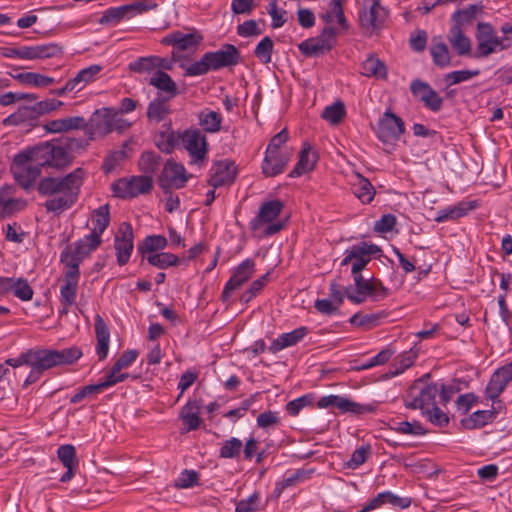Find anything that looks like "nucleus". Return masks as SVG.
<instances>
[{
  "label": "nucleus",
  "instance_id": "nucleus-1",
  "mask_svg": "<svg viewBox=\"0 0 512 512\" xmlns=\"http://www.w3.org/2000/svg\"><path fill=\"white\" fill-rule=\"evenodd\" d=\"M86 172L76 168L63 177H44L38 184L39 194L46 196L44 207L47 212L60 215L70 209L78 200Z\"/></svg>",
  "mask_w": 512,
  "mask_h": 512
},
{
  "label": "nucleus",
  "instance_id": "nucleus-2",
  "mask_svg": "<svg viewBox=\"0 0 512 512\" xmlns=\"http://www.w3.org/2000/svg\"><path fill=\"white\" fill-rule=\"evenodd\" d=\"M240 62L241 54L238 48L232 44H225L217 51L206 52L199 61L188 65L185 68V75H205L209 71L236 66Z\"/></svg>",
  "mask_w": 512,
  "mask_h": 512
},
{
  "label": "nucleus",
  "instance_id": "nucleus-3",
  "mask_svg": "<svg viewBox=\"0 0 512 512\" xmlns=\"http://www.w3.org/2000/svg\"><path fill=\"white\" fill-rule=\"evenodd\" d=\"M81 356L82 352L77 347H70L62 350L46 349L32 364L29 365L31 371L24 381V386L27 387L38 381L44 371L61 365L73 364Z\"/></svg>",
  "mask_w": 512,
  "mask_h": 512
},
{
  "label": "nucleus",
  "instance_id": "nucleus-4",
  "mask_svg": "<svg viewBox=\"0 0 512 512\" xmlns=\"http://www.w3.org/2000/svg\"><path fill=\"white\" fill-rule=\"evenodd\" d=\"M354 284L355 287L348 286L345 288V295L355 304L365 302L367 297H371L374 301H379L388 295V289L381 280L374 277L365 279L362 275H356L354 276Z\"/></svg>",
  "mask_w": 512,
  "mask_h": 512
},
{
  "label": "nucleus",
  "instance_id": "nucleus-5",
  "mask_svg": "<svg viewBox=\"0 0 512 512\" xmlns=\"http://www.w3.org/2000/svg\"><path fill=\"white\" fill-rule=\"evenodd\" d=\"M476 40V58L488 57L494 52L506 50L512 46V36L498 37L489 23L477 25Z\"/></svg>",
  "mask_w": 512,
  "mask_h": 512
},
{
  "label": "nucleus",
  "instance_id": "nucleus-6",
  "mask_svg": "<svg viewBox=\"0 0 512 512\" xmlns=\"http://www.w3.org/2000/svg\"><path fill=\"white\" fill-rule=\"evenodd\" d=\"M33 152L32 158L42 167L61 169L71 163V156L67 148L61 144L46 142L30 148Z\"/></svg>",
  "mask_w": 512,
  "mask_h": 512
},
{
  "label": "nucleus",
  "instance_id": "nucleus-7",
  "mask_svg": "<svg viewBox=\"0 0 512 512\" xmlns=\"http://www.w3.org/2000/svg\"><path fill=\"white\" fill-rule=\"evenodd\" d=\"M32 150L26 149L13 158L11 171L14 178L24 188H28L40 175L42 165L37 164L32 158Z\"/></svg>",
  "mask_w": 512,
  "mask_h": 512
},
{
  "label": "nucleus",
  "instance_id": "nucleus-8",
  "mask_svg": "<svg viewBox=\"0 0 512 512\" xmlns=\"http://www.w3.org/2000/svg\"><path fill=\"white\" fill-rule=\"evenodd\" d=\"M283 209V204L279 200H272L268 202H264L260 208L256 218H254L250 227L253 231H258L262 228L263 224H269L264 230L263 233L265 236H272L283 229V224L280 222H273L281 213Z\"/></svg>",
  "mask_w": 512,
  "mask_h": 512
},
{
  "label": "nucleus",
  "instance_id": "nucleus-9",
  "mask_svg": "<svg viewBox=\"0 0 512 512\" xmlns=\"http://www.w3.org/2000/svg\"><path fill=\"white\" fill-rule=\"evenodd\" d=\"M375 132L384 145L393 147L405 132V125L399 116L387 110L379 119Z\"/></svg>",
  "mask_w": 512,
  "mask_h": 512
},
{
  "label": "nucleus",
  "instance_id": "nucleus-10",
  "mask_svg": "<svg viewBox=\"0 0 512 512\" xmlns=\"http://www.w3.org/2000/svg\"><path fill=\"white\" fill-rule=\"evenodd\" d=\"M380 251L381 249L375 244L360 242L346 250L345 257L341 261V266H346L351 263V272L353 276L361 275L360 272L371 261L372 255H375Z\"/></svg>",
  "mask_w": 512,
  "mask_h": 512
},
{
  "label": "nucleus",
  "instance_id": "nucleus-11",
  "mask_svg": "<svg viewBox=\"0 0 512 512\" xmlns=\"http://www.w3.org/2000/svg\"><path fill=\"white\" fill-rule=\"evenodd\" d=\"M153 181L150 176H132L131 178H121L112 184V191L119 198H134L140 194H146L151 191Z\"/></svg>",
  "mask_w": 512,
  "mask_h": 512
},
{
  "label": "nucleus",
  "instance_id": "nucleus-12",
  "mask_svg": "<svg viewBox=\"0 0 512 512\" xmlns=\"http://www.w3.org/2000/svg\"><path fill=\"white\" fill-rule=\"evenodd\" d=\"M102 244V236L90 232L83 238L74 243V250L70 251L68 248L61 253V262L65 264H76L79 268L80 262L88 257Z\"/></svg>",
  "mask_w": 512,
  "mask_h": 512
},
{
  "label": "nucleus",
  "instance_id": "nucleus-13",
  "mask_svg": "<svg viewBox=\"0 0 512 512\" xmlns=\"http://www.w3.org/2000/svg\"><path fill=\"white\" fill-rule=\"evenodd\" d=\"M118 112L113 108L96 110L87 122V135L89 139L103 137L111 133L116 127Z\"/></svg>",
  "mask_w": 512,
  "mask_h": 512
},
{
  "label": "nucleus",
  "instance_id": "nucleus-14",
  "mask_svg": "<svg viewBox=\"0 0 512 512\" xmlns=\"http://www.w3.org/2000/svg\"><path fill=\"white\" fill-rule=\"evenodd\" d=\"M364 8L359 12V21L363 29L373 32L382 28L387 16V10L380 0H363Z\"/></svg>",
  "mask_w": 512,
  "mask_h": 512
},
{
  "label": "nucleus",
  "instance_id": "nucleus-15",
  "mask_svg": "<svg viewBox=\"0 0 512 512\" xmlns=\"http://www.w3.org/2000/svg\"><path fill=\"white\" fill-rule=\"evenodd\" d=\"M180 144L188 151L191 163L206 159L208 143L205 135L199 130L188 129L182 132Z\"/></svg>",
  "mask_w": 512,
  "mask_h": 512
},
{
  "label": "nucleus",
  "instance_id": "nucleus-16",
  "mask_svg": "<svg viewBox=\"0 0 512 512\" xmlns=\"http://www.w3.org/2000/svg\"><path fill=\"white\" fill-rule=\"evenodd\" d=\"M335 42V30L331 27L323 29L318 37L307 39L299 44V50L306 56H319L330 51Z\"/></svg>",
  "mask_w": 512,
  "mask_h": 512
},
{
  "label": "nucleus",
  "instance_id": "nucleus-17",
  "mask_svg": "<svg viewBox=\"0 0 512 512\" xmlns=\"http://www.w3.org/2000/svg\"><path fill=\"white\" fill-rule=\"evenodd\" d=\"M255 272V261L247 258L235 269L230 279L225 284L222 292L223 300H227L231 294L246 283Z\"/></svg>",
  "mask_w": 512,
  "mask_h": 512
},
{
  "label": "nucleus",
  "instance_id": "nucleus-18",
  "mask_svg": "<svg viewBox=\"0 0 512 512\" xmlns=\"http://www.w3.org/2000/svg\"><path fill=\"white\" fill-rule=\"evenodd\" d=\"M236 173L234 162L228 159L216 161L210 169L208 184L213 188L230 185L234 182Z\"/></svg>",
  "mask_w": 512,
  "mask_h": 512
},
{
  "label": "nucleus",
  "instance_id": "nucleus-19",
  "mask_svg": "<svg viewBox=\"0 0 512 512\" xmlns=\"http://www.w3.org/2000/svg\"><path fill=\"white\" fill-rule=\"evenodd\" d=\"M318 408L337 407L341 412H350L356 415L371 413L374 411L372 405H362L348 398L339 395H328L319 399Z\"/></svg>",
  "mask_w": 512,
  "mask_h": 512
},
{
  "label": "nucleus",
  "instance_id": "nucleus-20",
  "mask_svg": "<svg viewBox=\"0 0 512 512\" xmlns=\"http://www.w3.org/2000/svg\"><path fill=\"white\" fill-rule=\"evenodd\" d=\"M66 271L63 278V285L60 289V302L65 306H72L76 301L77 288L80 277L79 268L76 264H65Z\"/></svg>",
  "mask_w": 512,
  "mask_h": 512
},
{
  "label": "nucleus",
  "instance_id": "nucleus-21",
  "mask_svg": "<svg viewBox=\"0 0 512 512\" xmlns=\"http://www.w3.org/2000/svg\"><path fill=\"white\" fill-rule=\"evenodd\" d=\"M117 252V262L120 266L125 265L133 250V231L129 223L123 222L115 236L114 243Z\"/></svg>",
  "mask_w": 512,
  "mask_h": 512
},
{
  "label": "nucleus",
  "instance_id": "nucleus-22",
  "mask_svg": "<svg viewBox=\"0 0 512 512\" xmlns=\"http://www.w3.org/2000/svg\"><path fill=\"white\" fill-rule=\"evenodd\" d=\"M512 380V361L497 369L486 387L487 397L494 400L500 396L507 384Z\"/></svg>",
  "mask_w": 512,
  "mask_h": 512
},
{
  "label": "nucleus",
  "instance_id": "nucleus-23",
  "mask_svg": "<svg viewBox=\"0 0 512 512\" xmlns=\"http://www.w3.org/2000/svg\"><path fill=\"white\" fill-rule=\"evenodd\" d=\"M292 156L291 150H283L282 152L266 151L262 163V172L266 177H274L282 173Z\"/></svg>",
  "mask_w": 512,
  "mask_h": 512
},
{
  "label": "nucleus",
  "instance_id": "nucleus-24",
  "mask_svg": "<svg viewBox=\"0 0 512 512\" xmlns=\"http://www.w3.org/2000/svg\"><path fill=\"white\" fill-rule=\"evenodd\" d=\"M15 188L4 186L0 188V217H9L25 207V201L16 197Z\"/></svg>",
  "mask_w": 512,
  "mask_h": 512
},
{
  "label": "nucleus",
  "instance_id": "nucleus-25",
  "mask_svg": "<svg viewBox=\"0 0 512 512\" xmlns=\"http://www.w3.org/2000/svg\"><path fill=\"white\" fill-rule=\"evenodd\" d=\"M413 390L418 389V395L414 396L412 401L406 402V407L409 409H421L423 412L431 408L435 404V398L438 392L435 384H426L423 387H418L416 383Z\"/></svg>",
  "mask_w": 512,
  "mask_h": 512
},
{
  "label": "nucleus",
  "instance_id": "nucleus-26",
  "mask_svg": "<svg viewBox=\"0 0 512 512\" xmlns=\"http://www.w3.org/2000/svg\"><path fill=\"white\" fill-rule=\"evenodd\" d=\"M186 170L183 165L176 162L168 161L162 172L161 181L167 187L180 189L183 188L187 182Z\"/></svg>",
  "mask_w": 512,
  "mask_h": 512
},
{
  "label": "nucleus",
  "instance_id": "nucleus-27",
  "mask_svg": "<svg viewBox=\"0 0 512 512\" xmlns=\"http://www.w3.org/2000/svg\"><path fill=\"white\" fill-rule=\"evenodd\" d=\"M309 329L305 326L294 329L288 333H282L276 339H274L269 347L272 353H278L279 351L294 346L299 343L307 334Z\"/></svg>",
  "mask_w": 512,
  "mask_h": 512
},
{
  "label": "nucleus",
  "instance_id": "nucleus-28",
  "mask_svg": "<svg viewBox=\"0 0 512 512\" xmlns=\"http://www.w3.org/2000/svg\"><path fill=\"white\" fill-rule=\"evenodd\" d=\"M202 402L197 399H190L181 409L179 417L187 426L186 431H193L199 428L201 419Z\"/></svg>",
  "mask_w": 512,
  "mask_h": 512
},
{
  "label": "nucleus",
  "instance_id": "nucleus-29",
  "mask_svg": "<svg viewBox=\"0 0 512 512\" xmlns=\"http://www.w3.org/2000/svg\"><path fill=\"white\" fill-rule=\"evenodd\" d=\"M57 455L67 471L62 475L60 481L66 483L74 477V470L78 467L75 447L71 444L61 445L57 450Z\"/></svg>",
  "mask_w": 512,
  "mask_h": 512
},
{
  "label": "nucleus",
  "instance_id": "nucleus-30",
  "mask_svg": "<svg viewBox=\"0 0 512 512\" xmlns=\"http://www.w3.org/2000/svg\"><path fill=\"white\" fill-rule=\"evenodd\" d=\"M39 116L36 103L33 106H20L17 111L3 120V124L5 126L32 124Z\"/></svg>",
  "mask_w": 512,
  "mask_h": 512
},
{
  "label": "nucleus",
  "instance_id": "nucleus-31",
  "mask_svg": "<svg viewBox=\"0 0 512 512\" xmlns=\"http://www.w3.org/2000/svg\"><path fill=\"white\" fill-rule=\"evenodd\" d=\"M60 52L57 45H37V46H25L19 48L18 58L33 60V59H45L56 56Z\"/></svg>",
  "mask_w": 512,
  "mask_h": 512
},
{
  "label": "nucleus",
  "instance_id": "nucleus-32",
  "mask_svg": "<svg viewBox=\"0 0 512 512\" xmlns=\"http://www.w3.org/2000/svg\"><path fill=\"white\" fill-rule=\"evenodd\" d=\"M317 161V155L311 151V146L308 143H304L300 151L299 160L295 168L289 173V177H299L307 172L314 169Z\"/></svg>",
  "mask_w": 512,
  "mask_h": 512
},
{
  "label": "nucleus",
  "instance_id": "nucleus-33",
  "mask_svg": "<svg viewBox=\"0 0 512 512\" xmlns=\"http://www.w3.org/2000/svg\"><path fill=\"white\" fill-rule=\"evenodd\" d=\"M95 333L97 338L96 353L99 360H104L108 355L110 332L100 315L95 317Z\"/></svg>",
  "mask_w": 512,
  "mask_h": 512
},
{
  "label": "nucleus",
  "instance_id": "nucleus-34",
  "mask_svg": "<svg viewBox=\"0 0 512 512\" xmlns=\"http://www.w3.org/2000/svg\"><path fill=\"white\" fill-rule=\"evenodd\" d=\"M149 84L160 91L167 94L165 100H170L175 97L178 93L177 85L169 74L162 70L154 72L153 76L149 80Z\"/></svg>",
  "mask_w": 512,
  "mask_h": 512
},
{
  "label": "nucleus",
  "instance_id": "nucleus-35",
  "mask_svg": "<svg viewBox=\"0 0 512 512\" xmlns=\"http://www.w3.org/2000/svg\"><path fill=\"white\" fill-rule=\"evenodd\" d=\"M361 74L378 79L387 78V67L376 55L370 54L361 64Z\"/></svg>",
  "mask_w": 512,
  "mask_h": 512
},
{
  "label": "nucleus",
  "instance_id": "nucleus-36",
  "mask_svg": "<svg viewBox=\"0 0 512 512\" xmlns=\"http://www.w3.org/2000/svg\"><path fill=\"white\" fill-rule=\"evenodd\" d=\"M201 37H196L194 34H183L175 32L163 38L162 43L172 45L179 51H185L189 48L195 47L200 41Z\"/></svg>",
  "mask_w": 512,
  "mask_h": 512
},
{
  "label": "nucleus",
  "instance_id": "nucleus-37",
  "mask_svg": "<svg viewBox=\"0 0 512 512\" xmlns=\"http://www.w3.org/2000/svg\"><path fill=\"white\" fill-rule=\"evenodd\" d=\"M448 40L458 55L464 56L470 54L471 41L464 35L462 28L459 27V25H454L451 27Z\"/></svg>",
  "mask_w": 512,
  "mask_h": 512
},
{
  "label": "nucleus",
  "instance_id": "nucleus-38",
  "mask_svg": "<svg viewBox=\"0 0 512 512\" xmlns=\"http://www.w3.org/2000/svg\"><path fill=\"white\" fill-rule=\"evenodd\" d=\"M182 132H174L170 126L156 136V145L164 153H171L181 142Z\"/></svg>",
  "mask_w": 512,
  "mask_h": 512
},
{
  "label": "nucleus",
  "instance_id": "nucleus-39",
  "mask_svg": "<svg viewBox=\"0 0 512 512\" xmlns=\"http://www.w3.org/2000/svg\"><path fill=\"white\" fill-rule=\"evenodd\" d=\"M353 193L362 203L368 204L373 200L376 192L367 178L356 174V179L353 183Z\"/></svg>",
  "mask_w": 512,
  "mask_h": 512
},
{
  "label": "nucleus",
  "instance_id": "nucleus-40",
  "mask_svg": "<svg viewBox=\"0 0 512 512\" xmlns=\"http://www.w3.org/2000/svg\"><path fill=\"white\" fill-rule=\"evenodd\" d=\"M91 223V232L102 236L110 223V210L108 204L101 205L92 211Z\"/></svg>",
  "mask_w": 512,
  "mask_h": 512
},
{
  "label": "nucleus",
  "instance_id": "nucleus-41",
  "mask_svg": "<svg viewBox=\"0 0 512 512\" xmlns=\"http://www.w3.org/2000/svg\"><path fill=\"white\" fill-rule=\"evenodd\" d=\"M430 53L434 64L439 67H446L451 62L449 49L440 37L433 38Z\"/></svg>",
  "mask_w": 512,
  "mask_h": 512
},
{
  "label": "nucleus",
  "instance_id": "nucleus-42",
  "mask_svg": "<svg viewBox=\"0 0 512 512\" xmlns=\"http://www.w3.org/2000/svg\"><path fill=\"white\" fill-rule=\"evenodd\" d=\"M199 125L204 131L216 133L221 129L222 115L219 112L205 109L199 113Z\"/></svg>",
  "mask_w": 512,
  "mask_h": 512
},
{
  "label": "nucleus",
  "instance_id": "nucleus-43",
  "mask_svg": "<svg viewBox=\"0 0 512 512\" xmlns=\"http://www.w3.org/2000/svg\"><path fill=\"white\" fill-rule=\"evenodd\" d=\"M9 294H13L14 297L26 302L32 300L34 291L27 279L12 277Z\"/></svg>",
  "mask_w": 512,
  "mask_h": 512
},
{
  "label": "nucleus",
  "instance_id": "nucleus-44",
  "mask_svg": "<svg viewBox=\"0 0 512 512\" xmlns=\"http://www.w3.org/2000/svg\"><path fill=\"white\" fill-rule=\"evenodd\" d=\"M494 419V413L489 410H478L471 414L469 417L463 418L461 420V425L465 429H477L481 428L488 423L492 422Z\"/></svg>",
  "mask_w": 512,
  "mask_h": 512
},
{
  "label": "nucleus",
  "instance_id": "nucleus-45",
  "mask_svg": "<svg viewBox=\"0 0 512 512\" xmlns=\"http://www.w3.org/2000/svg\"><path fill=\"white\" fill-rule=\"evenodd\" d=\"M14 79L22 84L35 87H46L55 82L54 78L34 72H23L13 76Z\"/></svg>",
  "mask_w": 512,
  "mask_h": 512
},
{
  "label": "nucleus",
  "instance_id": "nucleus-46",
  "mask_svg": "<svg viewBox=\"0 0 512 512\" xmlns=\"http://www.w3.org/2000/svg\"><path fill=\"white\" fill-rule=\"evenodd\" d=\"M130 8L127 5L113 7L107 9L99 19V23L104 24H116L125 18H131Z\"/></svg>",
  "mask_w": 512,
  "mask_h": 512
},
{
  "label": "nucleus",
  "instance_id": "nucleus-47",
  "mask_svg": "<svg viewBox=\"0 0 512 512\" xmlns=\"http://www.w3.org/2000/svg\"><path fill=\"white\" fill-rule=\"evenodd\" d=\"M165 99H156L152 101L147 109V117L150 121L159 123L160 121L164 120V118L169 113V107L166 104Z\"/></svg>",
  "mask_w": 512,
  "mask_h": 512
},
{
  "label": "nucleus",
  "instance_id": "nucleus-48",
  "mask_svg": "<svg viewBox=\"0 0 512 512\" xmlns=\"http://www.w3.org/2000/svg\"><path fill=\"white\" fill-rule=\"evenodd\" d=\"M46 349H29L21 353L17 358H9L5 361V364L17 368L22 365L29 366L32 364Z\"/></svg>",
  "mask_w": 512,
  "mask_h": 512
},
{
  "label": "nucleus",
  "instance_id": "nucleus-49",
  "mask_svg": "<svg viewBox=\"0 0 512 512\" xmlns=\"http://www.w3.org/2000/svg\"><path fill=\"white\" fill-rule=\"evenodd\" d=\"M345 114L346 112L344 104L341 101H337L334 104L327 106L323 110L321 116L330 124L337 125L342 121Z\"/></svg>",
  "mask_w": 512,
  "mask_h": 512
},
{
  "label": "nucleus",
  "instance_id": "nucleus-50",
  "mask_svg": "<svg viewBox=\"0 0 512 512\" xmlns=\"http://www.w3.org/2000/svg\"><path fill=\"white\" fill-rule=\"evenodd\" d=\"M147 261L160 269H165L170 266H176L179 262V258L168 252L154 253L147 257Z\"/></svg>",
  "mask_w": 512,
  "mask_h": 512
},
{
  "label": "nucleus",
  "instance_id": "nucleus-51",
  "mask_svg": "<svg viewBox=\"0 0 512 512\" xmlns=\"http://www.w3.org/2000/svg\"><path fill=\"white\" fill-rule=\"evenodd\" d=\"M242 448L243 444L241 440L232 437L222 444L219 450V456L224 459L237 458L240 456Z\"/></svg>",
  "mask_w": 512,
  "mask_h": 512
},
{
  "label": "nucleus",
  "instance_id": "nucleus-52",
  "mask_svg": "<svg viewBox=\"0 0 512 512\" xmlns=\"http://www.w3.org/2000/svg\"><path fill=\"white\" fill-rule=\"evenodd\" d=\"M468 210L469 209L464 204L447 207L438 212V215L435 217V221L440 223L447 220H455L466 215Z\"/></svg>",
  "mask_w": 512,
  "mask_h": 512
},
{
  "label": "nucleus",
  "instance_id": "nucleus-53",
  "mask_svg": "<svg viewBox=\"0 0 512 512\" xmlns=\"http://www.w3.org/2000/svg\"><path fill=\"white\" fill-rule=\"evenodd\" d=\"M273 47V41L266 36L257 44L254 54L263 64H268L271 62Z\"/></svg>",
  "mask_w": 512,
  "mask_h": 512
},
{
  "label": "nucleus",
  "instance_id": "nucleus-54",
  "mask_svg": "<svg viewBox=\"0 0 512 512\" xmlns=\"http://www.w3.org/2000/svg\"><path fill=\"white\" fill-rule=\"evenodd\" d=\"M479 12H481V7L470 5L463 10L454 12L452 18L456 22L455 25H459L462 28L463 25L472 22Z\"/></svg>",
  "mask_w": 512,
  "mask_h": 512
},
{
  "label": "nucleus",
  "instance_id": "nucleus-55",
  "mask_svg": "<svg viewBox=\"0 0 512 512\" xmlns=\"http://www.w3.org/2000/svg\"><path fill=\"white\" fill-rule=\"evenodd\" d=\"M128 377V373H122L120 370H116V367L113 365L111 370L105 375L104 379L97 383L96 386H99V391L102 392L110 386L125 381Z\"/></svg>",
  "mask_w": 512,
  "mask_h": 512
},
{
  "label": "nucleus",
  "instance_id": "nucleus-56",
  "mask_svg": "<svg viewBox=\"0 0 512 512\" xmlns=\"http://www.w3.org/2000/svg\"><path fill=\"white\" fill-rule=\"evenodd\" d=\"M129 70L136 73H152L156 71L154 56L140 57L129 64Z\"/></svg>",
  "mask_w": 512,
  "mask_h": 512
},
{
  "label": "nucleus",
  "instance_id": "nucleus-57",
  "mask_svg": "<svg viewBox=\"0 0 512 512\" xmlns=\"http://www.w3.org/2000/svg\"><path fill=\"white\" fill-rule=\"evenodd\" d=\"M261 508V497L258 492H254L247 499L240 500L236 504L235 512H255Z\"/></svg>",
  "mask_w": 512,
  "mask_h": 512
},
{
  "label": "nucleus",
  "instance_id": "nucleus-58",
  "mask_svg": "<svg viewBox=\"0 0 512 512\" xmlns=\"http://www.w3.org/2000/svg\"><path fill=\"white\" fill-rule=\"evenodd\" d=\"M479 73V70H457L446 74L444 80L448 85H456L478 76Z\"/></svg>",
  "mask_w": 512,
  "mask_h": 512
},
{
  "label": "nucleus",
  "instance_id": "nucleus-59",
  "mask_svg": "<svg viewBox=\"0 0 512 512\" xmlns=\"http://www.w3.org/2000/svg\"><path fill=\"white\" fill-rule=\"evenodd\" d=\"M417 357L418 351L414 348H411L410 350L405 351L399 355L397 359L398 366L396 368L395 374L402 373L406 369L410 368L414 364Z\"/></svg>",
  "mask_w": 512,
  "mask_h": 512
},
{
  "label": "nucleus",
  "instance_id": "nucleus-60",
  "mask_svg": "<svg viewBox=\"0 0 512 512\" xmlns=\"http://www.w3.org/2000/svg\"><path fill=\"white\" fill-rule=\"evenodd\" d=\"M167 245V240L164 236L161 235H151L145 238L143 242V246L139 247L142 251L149 252L154 254L153 252L157 250H161L165 248Z\"/></svg>",
  "mask_w": 512,
  "mask_h": 512
},
{
  "label": "nucleus",
  "instance_id": "nucleus-61",
  "mask_svg": "<svg viewBox=\"0 0 512 512\" xmlns=\"http://www.w3.org/2000/svg\"><path fill=\"white\" fill-rule=\"evenodd\" d=\"M371 453V447L369 445L367 446H361L358 449H356L352 455L351 458L347 461L346 466L349 469H356L362 464L365 463L368 454Z\"/></svg>",
  "mask_w": 512,
  "mask_h": 512
},
{
  "label": "nucleus",
  "instance_id": "nucleus-62",
  "mask_svg": "<svg viewBox=\"0 0 512 512\" xmlns=\"http://www.w3.org/2000/svg\"><path fill=\"white\" fill-rule=\"evenodd\" d=\"M427 415L429 421L439 427H444L449 423V417L439 407L433 405L431 408L423 412Z\"/></svg>",
  "mask_w": 512,
  "mask_h": 512
},
{
  "label": "nucleus",
  "instance_id": "nucleus-63",
  "mask_svg": "<svg viewBox=\"0 0 512 512\" xmlns=\"http://www.w3.org/2000/svg\"><path fill=\"white\" fill-rule=\"evenodd\" d=\"M396 432L407 435H423L425 429L417 422L401 421L397 422L393 428Z\"/></svg>",
  "mask_w": 512,
  "mask_h": 512
},
{
  "label": "nucleus",
  "instance_id": "nucleus-64",
  "mask_svg": "<svg viewBox=\"0 0 512 512\" xmlns=\"http://www.w3.org/2000/svg\"><path fill=\"white\" fill-rule=\"evenodd\" d=\"M288 140V132L286 129L281 130L279 133L274 135L266 149L268 152H282L283 150H289L285 147V143Z\"/></svg>",
  "mask_w": 512,
  "mask_h": 512
}]
</instances>
